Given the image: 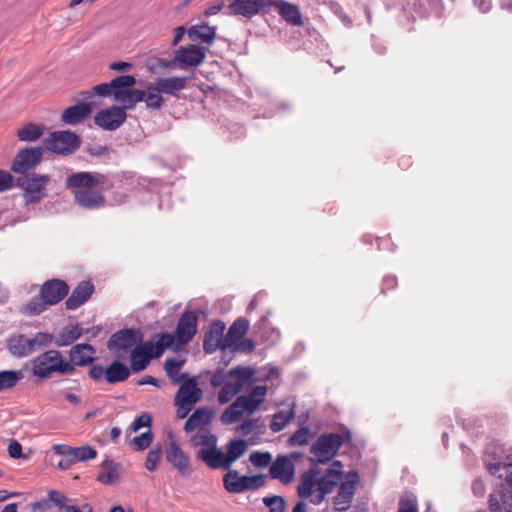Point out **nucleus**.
<instances>
[{
	"label": "nucleus",
	"mask_w": 512,
	"mask_h": 512,
	"mask_svg": "<svg viewBox=\"0 0 512 512\" xmlns=\"http://www.w3.org/2000/svg\"><path fill=\"white\" fill-rule=\"evenodd\" d=\"M352 435L349 430L341 433H323L310 448V452L316 457V464L305 471L299 480H342L343 464L335 460L325 469L319 464H326L334 458L341 446L350 443Z\"/></svg>",
	"instance_id": "obj_1"
},
{
	"label": "nucleus",
	"mask_w": 512,
	"mask_h": 512,
	"mask_svg": "<svg viewBox=\"0 0 512 512\" xmlns=\"http://www.w3.org/2000/svg\"><path fill=\"white\" fill-rule=\"evenodd\" d=\"M106 177L99 173L78 172L70 175L66 185L73 190L75 202L84 208L95 209L103 205V195L93 190L94 187L103 185Z\"/></svg>",
	"instance_id": "obj_2"
},
{
	"label": "nucleus",
	"mask_w": 512,
	"mask_h": 512,
	"mask_svg": "<svg viewBox=\"0 0 512 512\" xmlns=\"http://www.w3.org/2000/svg\"><path fill=\"white\" fill-rule=\"evenodd\" d=\"M72 374L74 366L65 361L57 350H49L32 360V373L39 378H47L52 373Z\"/></svg>",
	"instance_id": "obj_3"
},
{
	"label": "nucleus",
	"mask_w": 512,
	"mask_h": 512,
	"mask_svg": "<svg viewBox=\"0 0 512 512\" xmlns=\"http://www.w3.org/2000/svg\"><path fill=\"white\" fill-rule=\"evenodd\" d=\"M135 84L136 78L133 75H121L110 81L113 98L121 105L120 107L127 110L133 109L145 98V91L132 89Z\"/></svg>",
	"instance_id": "obj_4"
},
{
	"label": "nucleus",
	"mask_w": 512,
	"mask_h": 512,
	"mask_svg": "<svg viewBox=\"0 0 512 512\" xmlns=\"http://www.w3.org/2000/svg\"><path fill=\"white\" fill-rule=\"evenodd\" d=\"M483 464L491 476L512 481V454L503 456L499 448L488 446L483 455Z\"/></svg>",
	"instance_id": "obj_5"
},
{
	"label": "nucleus",
	"mask_w": 512,
	"mask_h": 512,
	"mask_svg": "<svg viewBox=\"0 0 512 512\" xmlns=\"http://www.w3.org/2000/svg\"><path fill=\"white\" fill-rule=\"evenodd\" d=\"M50 182V176L36 173L24 174L17 178V186L23 191L25 204L40 202L46 196V185Z\"/></svg>",
	"instance_id": "obj_6"
},
{
	"label": "nucleus",
	"mask_w": 512,
	"mask_h": 512,
	"mask_svg": "<svg viewBox=\"0 0 512 512\" xmlns=\"http://www.w3.org/2000/svg\"><path fill=\"white\" fill-rule=\"evenodd\" d=\"M230 375H235V379L229 383H225L219 391L218 402L220 404L228 403L246 385L252 384L254 382L255 371L250 367L238 366L230 370Z\"/></svg>",
	"instance_id": "obj_7"
},
{
	"label": "nucleus",
	"mask_w": 512,
	"mask_h": 512,
	"mask_svg": "<svg viewBox=\"0 0 512 512\" xmlns=\"http://www.w3.org/2000/svg\"><path fill=\"white\" fill-rule=\"evenodd\" d=\"M44 149L61 155H68L80 146L79 137L70 131H56L43 140Z\"/></svg>",
	"instance_id": "obj_8"
},
{
	"label": "nucleus",
	"mask_w": 512,
	"mask_h": 512,
	"mask_svg": "<svg viewBox=\"0 0 512 512\" xmlns=\"http://www.w3.org/2000/svg\"><path fill=\"white\" fill-rule=\"evenodd\" d=\"M51 337L46 333H37L33 338H27L24 335L13 337L8 342L10 353L18 358L26 357L49 343Z\"/></svg>",
	"instance_id": "obj_9"
},
{
	"label": "nucleus",
	"mask_w": 512,
	"mask_h": 512,
	"mask_svg": "<svg viewBox=\"0 0 512 512\" xmlns=\"http://www.w3.org/2000/svg\"><path fill=\"white\" fill-rule=\"evenodd\" d=\"M301 458V454L291 452L279 454L269 467V475L274 480H293L295 474L294 462Z\"/></svg>",
	"instance_id": "obj_10"
},
{
	"label": "nucleus",
	"mask_w": 512,
	"mask_h": 512,
	"mask_svg": "<svg viewBox=\"0 0 512 512\" xmlns=\"http://www.w3.org/2000/svg\"><path fill=\"white\" fill-rule=\"evenodd\" d=\"M43 147H30L20 150L11 165L16 174H28L27 171L35 168L42 160Z\"/></svg>",
	"instance_id": "obj_11"
},
{
	"label": "nucleus",
	"mask_w": 512,
	"mask_h": 512,
	"mask_svg": "<svg viewBox=\"0 0 512 512\" xmlns=\"http://www.w3.org/2000/svg\"><path fill=\"white\" fill-rule=\"evenodd\" d=\"M207 47L191 45L189 47L181 46L174 53V63H177L180 69L188 67H197L203 63L206 57Z\"/></svg>",
	"instance_id": "obj_12"
},
{
	"label": "nucleus",
	"mask_w": 512,
	"mask_h": 512,
	"mask_svg": "<svg viewBox=\"0 0 512 512\" xmlns=\"http://www.w3.org/2000/svg\"><path fill=\"white\" fill-rule=\"evenodd\" d=\"M125 110V108L116 105L102 109L95 115L94 122L104 130L114 131L125 122L127 118Z\"/></svg>",
	"instance_id": "obj_13"
},
{
	"label": "nucleus",
	"mask_w": 512,
	"mask_h": 512,
	"mask_svg": "<svg viewBox=\"0 0 512 512\" xmlns=\"http://www.w3.org/2000/svg\"><path fill=\"white\" fill-rule=\"evenodd\" d=\"M225 323L221 320H215L204 334L203 350L206 354H212L217 349L226 350L229 346H224L225 342Z\"/></svg>",
	"instance_id": "obj_14"
},
{
	"label": "nucleus",
	"mask_w": 512,
	"mask_h": 512,
	"mask_svg": "<svg viewBox=\"0 0 512 512\" xmlns=\"http://www.w3.org/2000/svg\"><path fill=\"white\" fill-rule=\"evenodd\" d=\"M198 318L193 311H185L178 320L175 329V341L179 345L188 344L197 332Z\"/></svg>",
	"instance_id": "obj_15"
},
{
	"label": "nucleus",
	"mask_w": 512,
	"mask_h": 512,
	"mask_svg": "<svg viewBox=\"0 0 512 512\" xmlns=\"http://www.w3.org/2000/svg\"><path fill=\"white\" fill-rule=\"evenodd\" d=\"M139 332L134 329H122L112 334L107 342V348L110 351L125 353L131 350L138 342Z\"/></svg>",
	"instance_id": "obj_16"
},
{
	"label": "nucleus",
	"mask_w": 512,
	"mask_h": 512,
	"mask_svg": "<svg viewBox=\"0 0 512 512\" xmlns=\"http://www.w3.org/2000/svg\"><path fill=\"white\" fill-rule=\"evenodd\" d=\"M509 486L500 483L489 496L491 512H512V482Z\"/></svg>",
	"instance_id": "obj_17"
},
{
	"label": "nucleus",
	"mask_w": 512,
	"mask_h": 512,
	"mask_svg": "<svg viewBox=\"0 0 512 512\" xmlns=\"http://www.w3.org/2000/svg\"><path fill=\"white\" fill-rule=\"evenodd\" d=\"M40 291L41 297H43L46 303L51 306L58 304L67 296L69 292V286L63 280L50 279L42 284Z\"/></svg>",
	"instance_id": "obj_18"
},
{
	"label": "nucleus",
	"mask_w": 512,
	"mask_h": 512,
	"mask_svg": "<svg viewBox=\"0 0 512 512\" xmlns=\"http://www.w3.org/2000/svg\"><path fill=\"white\" fill-rule=\"evenodd\" d=\"M202 395V389L198 387L196 380L193 378H186L175 395V403L194 406L201 400Z\"/></svg>",
	"instance_id": "obj_19"
},
{
	"label": "nucleus",
	"mask_w": 512,
	"mask_h": 512,
	"mask_svg": "<svg viewBox=\"0 0 512 512\" xmlns=\"http://www.w3.org/2000/svg\"><path fill=\"white\" fill-rule=\"evenodd\" d=\"M276 10L287 24L294 27H302L304 25L301 11L296 4L286 0H277Z\"/></svg>",
	"instance_id": "obj_20"
},
{
	"label": "nucleus",
	"mask_w": 512,
	"mask_h": 512,
	"mask_svg": "<svg viewBox=\"0 0 512 512\" xmlns=\"http://www.w3.org/2000/svg\"><path fill=\"white\" fill-rule=\"evenodd\" d=\"M94 292V285L89 281L80 282L65 302L66 309L75 310L83 305Z\"/></svg>",
	"instance_id": "obj_21"
},
{
	"label": "nucleus",
	"mask_w": 512,
	"mask_h": 512,
	"mask_svg": "<svg viewBox=\"0 0 512 512\" xmlns=\"http://www.w3.org/2000/svg\"><path fill=\"white\" fill-rule=\"evenodd\" d=\"M166 459L182 476L190 474L191 465L189 459L175 442L170 443L166 451Z\"/></svg>",
	"instance_id": "obj_22"
},
{
	"label": "nucleus",
	"mask_w": 512,
	"mask_h": 512,
	"mask_svg": "<svg viewBox=\"0 0 512 512\" xmlns=\"http://www.w3.org/2000/svg\"><path fill=\"white\" fill-rule=\"evenodd\" d=\"M92 112V103H78L66 108L61 120L68 125H76L87 118Z\"/></svg>",
	"instance_id": "obj_23"
},
{
	"label": "nucleus",
	"mask_w": 512,
	"mask_h": 512,
	"mask_svg": "<svg viewBox=\"0 0 512 512\" xmlns=\"http://www.w3.org/2000/svg\"><path fill=\"white\" fill-rule=\"evenodd\" d=\"M70 364L75 366H86L95 359V349L90 344H77L69 352Z\"/></svg>",
	"instance_id": "obj_24"
},
{
	"label": "nucleus",
	"mask_w": 512,
	"mask_h": 512,
	"mask_svg": "<svg viewBox=\"0 0 512 512\" xmlns=\"http://www.w3.org/2000/svg\"><path fill=\"white\" fill-rule=\"evenodd\" d=\"M356 482H341L338 493L334 498V508L338 512L346 511L353 500Z\"/></svg>",
	"instance_id": "obj_25"
},
{
	"label": "nucleus",
	"mask_w": 512,
	"mask_h": 512,
	"mask_svg": "<svg viewBox=\"0 0 512 512\" xmlns=\"http://www.w3.org/2000/svg\"><path fill=\"white\" fill-rule=\"evenodd\" d=\"M212 416L213 412L209 408H197L186 420L184 431L191 433L197 428L202 429L211 422Z\"/></svg>",
	"instance_id": "obj_26"
},
{
	"label": "nucleus",
	"mask_w": 512,
	"mask_h": 512,
	"mask_svg": "<svg viewBox=\"0 0 512 512\" xmlns=\"http://www.w3.org/2000/svg\"><path fill=\"white\" fill-rule=\"evenodd\" d=\"M198 457L202 459L210 468L229 469L230 466L226 463L225 454L216 449V446L211 448H202L198 451Z\"/></svg>",
	"instance_id": "obj_27"
},
{
	"label": "nucleus",
	"mask_w": 512,
	"mask_h": 512,
	"mask_svg": "<svg viewBox=\"0 0 512 512\" xmlns=\"http://www.w3.org/2000/svg\"><path fill=\"white\" fill-rule=\"evenodd\" d=\"M153 339H156V341L151 340L145 343L150 344V347L145 348V350L151 355V359L159 358L165 349L170 348L175 342L174 335L169 333H158Z\"/></svg>",
	"instance_id": "obj_28"
},
{
	"label": "nucleus",
	"mask_w": 512,
	"mask_h": 512,
	"mask_svg": "<svg viewBox=\"0 0 512 512\" xmlns=\"http://www.w3.org/2000/svg\"><path fill=\"white\" fill-rule=\"evenodd\" d=\"M126 476V468L119 462L106 458L101 463V473L97 480H118Z\"/></svg>",
	"instance_id": "obj_29"
},
{
	"label": "nucleus",
	"mask_w": 512,
	"mask_h": 512,
	"mask_svg": "<svg viewBox=\"0 0 512 512\" xmlns=\"http://www.w3.org/2000/svg\"><path fill=\"white\" fill-rule=\"evenodd\" d=\"M150 344H142L136 346L130 354V369L134 373H139L146 369L151 359V355L147 353L145 348H149Z\"/></svg>",
	"instance_id": "obj_30"
},
{
	"label": "nucleus",
	"mask_w": 512,
	"mask_h": 512,
	"mask_svg": "<svg viewBox=\"0 0 512 512\" xmlns=\"http://www.w3.org/2000/svg\"><path fill=\"white\" fill-rule=\"evenodd\" d=\"M158 89L168 95L176 96L179 91L186 88L187 78L185 77H161L156 83Z\"/></svg>",
	"instance_id": "obj_31"
},
{
	"label": "nucleus",
	"mask_w": 512,
	"mask_h": 512,
	"mask_svg": "<svg viewBox=\"0 0 512 512\" xmlns=\"http://www.w3.org/2000/svg\"><path fill=\"white\" fill-rule=\"evenodd\" d=\"M187 35L191 41L211 44L216 38V28L207 24L195 25L187 30Z\"/></svg>",
	"instance_id": "obj_32"
},
{
	"label": "nucleus",
	"mask_w": 512,
	"mask_h": 512,
	"mask_svg": "<svg viewBox=\"0 0 512 512\" xmlns=\"http://www.w3.org/2000/svg\"><path fill=\"white\" fill-rule=\"evenodd\" d=\"M106 382L109 384H115L126 381L130 376V369L118 360L113 361L105 369Z\"/></svg>",
	"instance_id": "obj_33"
},
{
	"label": "nucleus",
	"mask_w": 512,
	"mask_h": 512,
	"mask_svg": "<svg viewBox=\"0 0 512 512\" xmlns=\"http://www.w3.org/2000/svg\"><path fill=\"white\" fill-rule=\"evenodd\" d=\"M249 329V321L245 318H238L233 324L230 326L227 334L225 335V344L224 346H229V348L237 343L242 337L247 333Z\"/></svg>",
	"instance_id": "obj_34"
},
{
	"label": "nucleus",
	"mask_w": 512,
	"mask_h": 512,
	"mask_svg": "<svg viewBox=\"0 0 512 512\" xmlns=\"http://www.w3.org/2000/svg\"><path fill=\"white\" fill-rule=\"evenodd\" d=\"M66 456H72L75 462H85L88 460L95 459L97 457V451L90 445H83L80 447H64L61 448Z\"/></svg>",
	"instance_id": "obj_35"
},
{
	"label": "nucleus",
	"mask_w": 512,
	"mask_h": 512,
	"mask_svg": "<svg viewBox=\"0 0 512 512\" xmlns=\"http://www.w3.org/2000/svg\"><path fill=\"white\" fill-rule=\"evenodd\" d=\"M229 10L232 15L243 16L248 19L258 14L253 0H233L229 4Z\"/></svg>",
	"instance_id": "obj_36"
},
{
	"label": "nucleus",
	"mask_w": 512,
	"mask_h": 512,
	"mask_svg": "<svg viewBox=\"0 0 512 512\" xmlns=\"http://www.w3.org/2000/svg\"><path fill=\"white\" fill-rule=\"evenodd\" d=\"M295 415V404L287 410L277 411L272 418V421L269 425L272 432L277 433L282 431L287 424L294 418Z\"/></svg>",
	"instance_id": "obj_37"
},
{
	"label": "nucleus",
	"mask_w": 512,
	"mask_h": 512,
	"mask_svg": "<svg viewBox=\"0 0 512 512\" xmlns=\"http://www.w3.org/2000/svg\"><path fill=\"white\" fill-rule=\"evenodd\" d=\"M84 330L79 325L66 326L57 336L55 344L59 347L71 345L81 337Z\"/></svg>",
	"instance_id": "obj_38"
},
{
	"label": "nucleus",
	"mask_w": 512,
	"mask_h": 512,
	"mask_svg": "<svg viewBox=\"0 0 512 512\" xmlns=\"http://www.w3.org/2000/svg\"><path fill=\"white\" fill-rule=\"evenodd\" d=\"M247 448L248 444L245 440H231L227 445V452L225 454L226 463L231 466L234 461L239 459L246 452Z\"/></svg>",
	"instance_id": "obj_39"
},
{
	"label": "nucleus",
	"mask_w": 512,
	"mask_h": 512,
	"mask_svg": "<svg viewBox=\"0 0 512 512\" xmlns=\"http://www.w3.org/2000/svg\"><path fill=\"white\" fill-rule=\"evenodd\" d=\"M49 502H52L58 508L63 509L67 506V497L60 491L50 490L48 493V500L43 499L41 501L34 503L33 508L47 510L49 508Z\"/></svg>",
	"instance_id": "obj_40"
},
{
	"label": "nucleus",
	"mask_w": 512,
	"mask_h": 512,
	"mask_svg": "<svg viewBox=\"0 0 512 512\" xmlns=\"http://www.w3.org/2000/svg\"><path fill=\"white\" fill-rule=\"evenodd\" d=\"M244 412H246L245 409L242 408L240 401L236 398V400L221 414L220 420L222 424L230 425L240 420Z\"/></svg>",
	"instance_id": "obj_41"
},
{
	"label": "nucleus",
	"mask_w": 512,
	"mask_h": 512,
	"mask_svg": "<svg viewBox=\"0 0 512 512\" xmlns=\"http://www.w3.org/2000/svg\"><path fill=\"white\" fill-rule=\"evenodd\" d=\"M43 126L37 124H27L22 129L17 131V137L20 141H35L43 134Z\"/></svg>",
	"instance_id": "obj_42"
},
{
	"label": "nucleus",
	"mask_w": 512,
	"mask_h": 512,
	"mask_svg": "<svg viewBox=\"0 0 512 512\" xmlns=\"http://www.w3.org/2000/svg\"><path fill=\"white\" fill-rule=\"evenodd\" d=\"M183 364H184L183 360H179L176 358H170L165 361V364H164L165 372H166L167 376L170 379H172L174 382H179V381H182V380L188 378L187 373H183V374H181L180 377H177Z\"/></svg>",
	"instance_id": "obj_43"
},
{
	"label": "nucleus",
	"mask_w": 512,
	"mask_h": 512,
	"mask_svg": "<svg viewBox=\"0 0 512 512\" xmlns=\"http://www.w3.org/2000/svg\"><path fill=\"white\" fill-rule=\"evenodd\" d=\"M48 303L41 297V292L38 296L33 297L22 308L23 313L27 315H38L46 310Z\"/></svg>",
	"instance_id": "obj_44"
},
{
	"label": "nucleus",
	"mask_w": 512,
	"mask_h": 512,
	"mask_svg": "<svg viewBox=\"0 0 512 512\" xmlns=\"http://www.w3.org/2000/svg\"><path fill=\"white\" fill-rule=\"evenodd\" d=\"M161 91L158 89V86L155 84V86L148 87L147 91H145V98L143 101H145L146 106L148 108H154L159 109L162 107L164 103V99L161 96Z\"/></svg>",
	"instance_id": "obj_45"
},
{
	"label": "nucleus",
	"mask_w": 512,
	"mask_h": 512,
	"mask_svg": "<svg viewBox=\"0 0 512 512\" xmlns=\"http://www.w3.org/2000/svg\"><path fill=\"white\" fill-rule=\"evenodd\" d=\"M23 378L21 371L5 370L0 372V391L14 387Z\"/></svg>",
	"instance_id": "obj_46"
},
{
	"label": "nucleus",
	"mask_w": 512,
	"mask_h": 512,
	"mask_svg": "<svg viewBox=\"0 0 512 512\" xmlns=\"http://www.w3.org/2000/svg\"><path fill=\"white\" fill-rule=\"evenodd\" d=\"M191 441L194 446H202L205 448L216 446V437L205 429H199L192 437Z\"/></svg>",
	"instance_id": "obj_47"
},
{
	"label": "nucleus",
	"mask_w": 512,
	"mask_h": 512,
	"mask_svg": "<svg viewBox=\"0 0 512 512\" xmlns=\"http://www.w3.org/2000/svg\"><path fill=\"white\" fill-rule=\"evenodd\" d=\"M229 493H242L260 488L264 482H223Z\"/></svg>",
	"instance_id": "obj_48"
},
{
	"label": "nucleus",
	"mask_w": 512,
	"mask_h": 512,
	"mask_svg": "<svg viewBox=\"0 0 512 512\" xmlns=\"http://www.w3.org/2000/svg\"><path fill=\"white\" fill-rule=\"evenodd\" d=\"M249 461L256 468H266L270 467L272 463V454L268 451H253L249 455Z\"/></svg>",
	"instance_id": "obj_49"
},
{
	"label": "nucleus",
	"mask_w": 512,
	"mask_h": 512,
	"mask_svg": "<svg viewBox=\"0 0 512 512\" xmlns=\"http://www.w3.org/2000/svg\"><path fill=\"white\" fill-rule=\"evenodd\" d=\"M68 447L66 444H57L53 446V451L61 456V459L57 463V467L61 470H67L71 467V465L75 462L72 456H66V453L63 452L61 448Z\"/></svg>",
	"instance_id": "obj_50"
},
{
	"label": "nucleus",
	"mask_w": 512,
	"mask_h": 512,
	"mask_svg": "<svg viewBox=\"0 0 512 512\" xmlns=\"http://www.w3.org/2000/svg\"><path fill=\"white\" fill-rule=\"evenodd\" d=\"M235 379V375H230V371L228 372H224L223 370L221 369H218L216 370L211 378H210V384L214 387V388H217V387H220V386H224L225 383H229L230 379Z\"/></svg>",
	"instance_id": "obj_51"
},
{
	"label": "nucleus",
	"mask_w": 512,
	"mask_h": 512,
	"mask_svg": "<svg viewBox=\"0 0 512 512\" xmlns=\"http://www.w3.org/2000/svg\"><path fill=\"white\" fill-rule=\"evenodd\" d=\"M263 503L270 512H284L285 510V501L281 496L264 497Z\"/></svg>",
	"instance_id": "obj_52"
},
{
	"label": "nucleus",
	"mask_w": 512,
	"mask_h": 512,
	"mask_svg": "<svg viewBox=\"0 0 512 512\" xmlns=\"http://www.w3.org/2000/svg\"><path fill=\"white\" fill-rule=\"evenodd\" d=\"M310 430L308 427H301L296 432H294L290 438V445H306L309 441Z\"/></svg>",
	"instance_id": "obj_53"
},
{
	"label": "nucleus",
	"mask_w": 512,
	"mask_h": 512,
	"mask_svg": "<svg viewBox=\"0 0 512 512\" xmlns=\"http://www.w3.org/2000/svg\"><path fill=\"white\" fill-rule=\"evenodd\" d=\"M153 440V434L151 431H146L139 436L132 439V445L138 451H143L148 448Z\"/></svg>",
	"instance_id": "obj_54"
},
{
	"label": "nucleus",
	"mask_w": 512,
	"mask_h": 512,
	"mask_svg": "<svg viewBox=\"0 0 512 512\" xmlns=\"http://www.w3.org/2000/svg\"><path fill=\"white\" fill-rule=\"evenodd\" d=\"M337 483L338 482H316L319 492L314 500V504H320L324 500L325 496L333 491L334 486Z\"/></svg>",
	"instance_id": "obj_55"
},
{
	"label": "nucleus",
	"mask_w": 512,
	"mask_h": 512,
	"mask_svg": "<svg viewBox=\"0 0 512 512\" xmlns=\"http://www.w3.org/2000/svg\"><path fill=\"white\" fill-rule=\"evenodd\" d=\"M152 418L148 413H142L138 416L131 424L130 429L133 432H137L141 428L150 427Z\"/></svg>",
	"instance_id": "obj_56"
},
{
	"label": "nucleus",
	"mask_w": 512,
	"mask_h": 512,
	"mask_svg": "<svg viewBox=\"0 0 512 512\" xmlns=\"http://www.w3.org/2000/svg\"><path fill=\"white\" fill-rule=\"evenodd\" d=\"M316 489V482H301L297 491L300 497L309 498L310 496H313Z\"/></svg>",
	"instance_id": "obj_57"
},
{
	"label": "nucleus",
	"mask_w": 512,
	"mask_h": 512,
	"mask_svg": "<svg viewBox=\"0 0 512 512\" xmlns=\"http://www.w3.org/2000/svg\"><path fill=\"white\" fill-rule=\"evenodd\" d=\"M161 458V449H152L148 452L145 466L149 471H153L156 468L157 462Z\"/></svg>",
	"instance_id": "obj_58"
},
{
	"label": "nucleus",
	"mask_w": 512,
	"mask_h": 512,
	"mask_svg": "<svg viewBox=\"0 0 512 512\" xmlns=\"http://www.w3.org/2000/svg\"><path fill=\"white\" fill-rule=\"evenodd\" d=\"M237 399L238 401H240L242 408H244L245 411L248 413L255 412L260 406L259 400L253 401L251 398H249L248 395L238 396Z\"/></svg>",
	"instance_id": "obj_59"
},
{
	"label": "nucleus",
	"mask_w": 512,
	"mask_h": 512,
	"mask_svg": "<svg viewBox=\"0 0 512 512\" xmlns=\"http://www.w3.org/2000/svg\"><path fill=\"white\" fill-rule=\"evenodd\" d=\"M257 422L258 420L246 419L239 426H237L236 432L243 436H247L248 434L251 433L253 428L256 427Z\"/></svg>",
	"instance_id": "obj_60"
},
{
	"label": "nucleus",
	"mask_w": 512,
	"mask_h": 512,
	"mask_svg": "<svg viewBox=\"0 0 512 512\" xmlns=\"http://www.w3.org/2000/svg\"><path fill=\"white\" fill-rule=\"evenodd\" d=\"M89 376L94 381H100L102 378H106V372L103 366L101 365H93L90 367Z\"/></svg>",
	"instance_id": "obj_61"
},
{
	"label": "nucleus",
	"mask_w": 512,
	"mask_h": 512,
	"mask_svg": "<svg viewBox=\"0 0 512 512\" xmlns=\"http://www.w3.org/2000/svg\"><path fill=\"white\" fill-rule=\"evenodd\" d=\"M113 89L110 86V82L108 83H102L99 85L94 86V92L95 95L101 96V97H113Z\"/></svg>",
	"instance_id": "obj_62"
},
{
	"label": "nucleus",
	"mask_w": 512,
	"mask_h": 512,
	"mask_svg": "<svg viewBox=\"0 0 512 512\" xmlns=\"http://www.w3.org/2000/svg\"><path fill=\"white\" fill-rule=\"evenodd\" d=\"M398 512H418L417 505L414 500L401 499Z\"/></svg>",
	"instance_id": "obj_63"
},
{
	"label": "nucleus",
	"mask_w": 512,
	"mask_h": 512,
	"mask_svg": "<svg viewBox=\"0 0 512 512\" xmlns=\"http://www.w3.org/2000/svg\"><path fill=\"white\" fill-rule=\"evenodd\" d=\"M237 349L241 352H244V353H251L254 348H255V345H254V342L249 339V338H245V339H240L237 343Z\"/></svg>",
	"instance_id": "obj_64"
}]
</instances>
